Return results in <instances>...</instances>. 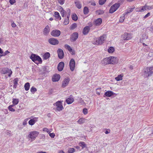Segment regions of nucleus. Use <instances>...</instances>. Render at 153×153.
<instances>
[{
  "instance_id": "nucleus-49",
  "label": "nucleus",
  "mask_w": 153,
  "mask_h": 153,
  "mask_svg": "<svg viewBox=\"0 0 153 153\" xmlns=\"http://www.w3.org/2000/svg\"><path fill=\"white\" fill-rule=\"evenodd\" d=\"M97 13L99 15H101L104 12L102 10H99L97 11Z\"/></svg>"
},
{
  "instance_id": "nucleus-26",
  "label": "nucleus",
  "mask_w": 153,
  "mask_h": 153,
  "mask_svg": "<svg viewBox=\"0 0 153 153\" xmlns=\"http://www.w3.org/2000/svg\"><path fill=\"white\" fill-rule=\"evenodd\" d=\"M106 35H103L100 36L99 38V39H100V44H102L105 41L106 38Z\"/></svg>"
},
{
  "instance_id": "nucleus-7",
  "label": "nucleus",
  "mask_w": 153,
  "mask_h": 153,
  "mask_svg": "<svg viewBox=\"0 0 153 153\" xmlns=\"http://www.w3.org/2000/svg\"><path fill=\"white\" fill-rule=\"evenodd\" d=\"M1 73L2 74H6L8 73V76L10 77L12 73V71L8 68H5L3 69L1 71Z\"/></svg>"
},
{
  "instance_id": "nucleus-13",
  "label": "nucleus",
  "mask_w": 153,
  "mask_h": 153,
  "mask_svg": "<svg viewBox=\"0 0 153 153\" xmlns=\"http://www.w3.org/2000/svg\"><path fill=\"white\" fill-rule=\"evenodd\" d=\"M57 52L59 58L60 59H62L63 58L64 54L63 50L61 49H59Z\"/></svg>"
},
{
  "instance_id": "nucleus-17",
  "label": "nucleus",
  "mask_w": 153,
  "mask_h": 153,
  "mask_svg": "<svg viewBox=\"0 0 153 153\" xmlns=\"http://www.w3.org/2000/svg\"><path fill=\"white\" fill-rule=\"evenodd\" d=\"M70 79L68 78H65L64 80L63 81L62 83V87L64 88L67 86L70 81Z\"/></svg>"
},
{
  "instance_id": "nucleus-27",
  "label": "nucleus",
  "mask_w": 153,
  "mask_h": 153,
  "mask_svg": "<svg viewBox=\"0 0 153 153\" xmlns=\"http://www.w3.org/2000/svg\"><path fill=\"white\" fill-rule=\"evenodd\" d=\"M19 81V79L16 78L14 79L13 80V88H16L17 85L18 84V82Z\"/></svg>"
},
{
  "instance_id": "nucleus-31",
  "label": "nucleus",
  "mask_w": 153,
  "mask_h": 153,
  "mask_svg": "<svg viewBox=\"0 0 153 153\" xmlns=\"http://www.w3.org/2000/svg\"><path fill=\"white\" fill-rule=\"evenodd\" d=\"M50 54L48 52H46L43 55V58L45 59H47L50 57Z\"/></svg>"
},
{
  "instance_id": "nucleus-6",
  "label": "nucleus",
  "mask_w": 153,
  "mask_h": 153,
  "mask_svg": "<svg viewBox=\"0 0 153 153\" xmlns=\"http://www.w3.org/2000/svg\"><path fill=\"white\" fill-rule=\"evenodd\" d=\"M110 64H115L118 63V59L116 57L110 56L109 57Z\"/></svg>"
},
{
  "instance_id": "nucleus-21",
  "label": "nucleus",
  "mask_w": 153,
  "mask_h": 153,
  "mask_svg": "<svg viewBox=\"0 0 153 153\" xmlns=\"http://www.w3.org/2000/svg\"><path fill=\"white\" fill-rule=\"evenodd\" d=\"M109 60V57L105 58L102 60L101 61V63L102 64L104 65L110 64L109 63H110V62Z\"/></svg>"
},
{
  "instance_id": "nucleus-38",
  "label": "nucleus",
  "mask_w": 153,
  "mask_h": 153,
  "mask_svg": "<svg viewBox=\"0 0 153 153\" xmlns=\"http://www.w3.org/2000/svg\"><path fill=\"white\" fill-rule=\"evenodd\" d=\"M143 50L145 52H147L148 51L149 49V48L148 45L145 46H144L143 48Z\"/></svg>"
},
{
  "instance_id": "nucleus-23",
  "label": "nucleus",
  "mask_w": 153,
  "mask_h": 153,
  "mask_svg": "<svg viewBox=\"0 0 153 153\" xmlns=\"http://www.w3.org/2000/svg\"><path fill=\"white\" fill-rule=\"evenodd\" d=\"M74 3L76 7L79 8L80 9L82 7V4L80 1L78 0H75Z\"/></svg>"
},
{
  "instance_id": "nucleus-52",
  "label": "nucleus",
  "mask_w": 153,
  "mask_h": 153,
  "mask_svg": "<svg viewBox=\"0 0 153 153\" xmlns=\"http://www.w3.org/2000/svg\"><path fill=\"white\" fill-rule=\"evenodd\" d=\"M78 102L80 103L81 104H84V102L82 98H80L78 101Z\"/></svg>"
},
{
  "instance_id": "nucleus-1",
  "label": "nucleus",
  "mask_w": 153,
  "mask_h": 153,
  "mask_svg": "<svg viewBox=\"0 0 153 153\" xmlns=\"http://www.w3.org/2000/svg\"><path fill=\"white\" fill-rule=\"evenodd\" d=\"M153 74V67L144 68L143 71L142 75L144 78H148Z\"/></svg>"
},
{
  "instance_id": "nucleus-12",
  "label": "nucleus",
  "mask_w": 153,
  "mask_h": 153,
  "mask_svg": "<svg viewBox=\"0 0 153 153\" xmlns=\"http://www.w3.org/2000/svg\"><path fill=\"white\" fill-rule=\"evenodd\" d=\"M153 8V6H148L146 5L142 7L141 10H140L139 11L143 12L147 10H150Z\"/></svg>"
},
{
  "instance_id": "nucleus-47",
  "label": "nucleus",
  "mask_w": 153,
  "mask_h": 153,
  "mask_svg": "<svg viewBox=\"0 0 153 153\" xmlns=\"http://www.w3.org/2000/svg\"><path fill=\"white\" fill-rule=\"evenodd\" d=\"M125 19V16H121L120 17V19H119V21L120 22H123L124 20Z\"/></svg>"
},
{
  "instance_id": "nucleus-19",
  "label": "nucleus",
  "mask_w": 153,
  "mask_h": 153,
  "mask_svg": "<svg viewBox=\"0 0 153 153\" xmlns=\"http://www.w3.org/2000/svg\"><path fill=\"white\" fill-rule=\"evenodd\" d=\"M90 30V27H89L87 26L85 27L83 29L82 32L83 34L84 35H87L89 32Z\"/></svg>"
},
{
  "instance_id": "nucleus-3",
  "label": "nucleus",
  "mask_w": 153,
  "mask_h": 153,
  "mask_svg": "<svg viewBox=\"0 0 153 153\" xmlns=\"http://www.w3.org/2000/svg\"><path fill=\"white\" fill-rule=\"evenodd\" d=\"M39 134V132L34 131L30 132L28 135V137L29 138L31 139V141H33L35 140Z\"/></svg>"
},
{
  "instance_id": "nucleus-14",
  "label": "nucleus",
  "mask_w": 153,
  "mask_h": 153,
  "mask_svg": "<svg viewBox=\"0 0 153 153\" xmlns=\"http://www.w3.org/2000/svg\"><path fill=\"white\" fill-rule=\"evenodd\" d=\"M78 36V33L77 32L74 33L71 35V41H75Z\"/></svg>"
},
{
  "instance_id": "nucleus-29",
  "label": "nucleus",
  "mask_w": 153,
  "mask_h": 153,
  "mask_svg": "<svg viewBox=\"0 0 153 153\" xmlns=\"http://www.w3.org/2000/svg\"><path fill=\"white\" fill-rule=\"evenodd\" d=\"M100 39L98 38H96L94 39L93 41V44L95 45L101 44L100 42Z\"/></svg>"
},
{
  "instance_id": "nucleus-11",
  "label": "nucleus",
  "mask_w": 153,
  "mask_h": 153,
  "mask_svg": "<svg viewBox=\"0 0 153 153\" xmlns=\"http://www.w3.org/2000/svg\"><path fill=\"white\" fill-rule=\"evenodd\" d=\"M48 42L50 44L52 45H56L59 43V41L57 39L53 38L49 39Z\"/></svg>"
},
{
  "instance_id": "nucleus-35",
  "label": "nucleus",
  "mask_w": 153,
  "mask_h": 153,
  "mask_svg": "<svg viewBox=\"0 0 153 153\" xmlns=\"http://www.w3.org/2000/svg\"><path fill=\"white\" fill-rule=\"evenodd\" d=\"M123 76L121 75H119L115 78V79L117 81H119L122 79Z\"/></svg>"
},
{
  "instance_id": "nucleus-20",
  "label": "nucleus",
  "mask_w": 153,
  "mask_h": 153,
  "mask_svg": "<svg viewBox=\"0 0 153 153\" xmlns=\"http://www.w3.org/2000/svg\"><path fill=\"white\" fill-rule=\"evenodd\" d=\"M114 94V93L111 91H108L106 92L104 95V97H105V95L108 97H110L111 96L113 95Z\"/></svg>"
},
{
  "instance_id": "nucleus-58",
  "label": "nucleus",
  "mask_w": 153,
  "mask_h": 153,
  "mask_svg": "<svg viewBox=\"0 0 153 153\" xmlns=\"http://www.w3.org/2000/svg\"><path fill=\"white\" fill-rule=\"evenodd\" d=\"M131 13V12H129V10H126L125 12L124 13V16L126 15H127L128 13Z\"/></svg>"
},
{
  "instance_id": "nucleus-15",
  "label": "nucleus",
  "mask_w": 153,
  "mask_h": 153,
  "mask_svg": "<svg viewBox=\"0 0 153 153\" xmlns=\"http://www.w3.org/2000/svg\"><path fill=\"white\" fill-rule=\"evenodd\" d=\"M60 76L59 74H55L52 78V80L53 82L58 81L60 78Z\"/></svg>"
},
{
  "instance_id": "nucleus-34",
  "label": "nucleus",
  "mask_w": 153,
  "mask_h": 153,
  "mask_svg": "<svg viewBox=\"0 0 153 153\" xmlns=\"http://www.w3.org/2000/svg\"><path fill=\"white\" fill-rule=\"evenodd\" d=\"M89 10L88 8L87 7H85L83 9V12L84 14L86 15L88 14L89 13Z\"/></svg>"
},
{
  "instance_id": "nucleus-57",
  "label": "nucleus",
  "mask_w": 153,
  "mask_h": 153,
  "mask_svg": "<svg viewBox=\"0 0 153 153\" xmlns=\"http://www.w3.org/2000/svg\"><path fill=\"white\" fill-rule=\"evenodd\" d=\"M49 136L51 138H54L55 136V134L54 133H51L49 134Z\"/></svg>"
},
{
  "instance_id": "nucleus-51",
  "label": "nucleus",
  "mask_w": 153,
  "mask_h": 153,
  "mask_svg": "<svg viewBox=\"0 0 153 153\" xmlns=\"http://www.w3.org/2000/svg\"><path fill=\"white\" fill-rule=\"evenodd\" d=\"M70 10L69 9H68L67 10V12L68 13V16H67V18H66L67 19H69V17L70 16Z\"/></svg>"
},
{
  "instance_id": "nucleus-53",
  "label": "nucleus",
  "mask_w": 153,
  "mask_h": 153,
  "mask_svg": "<svg viewBox=\"0 0 153 153\" xmlns=\"http://www.w3.org/2000/svg\"><path fill=\"white\" fill-rule=\"evenodd\" d=\"M65 0H58V2L61 5L63 4L65 2Z\"/></svg>"
},
{
  "instance_id": "nucleus-32",
  "label": "nucleus",
  "mask_w": 153,
  "mask_h": 153,
  "mask_svg": "<svg viewBox=\"0 0 153 153\" xmlns=\"http://www.w3.org/2000/svg\"><path fill=\"white\" fill-rule=\"evenodd\" d=\"M79 145L80 146L82 147V149H83L87 146V145L83 142H81L79 143Z\"/></svg>"
},
{
  "instance_id": "nucleus-9",
  "label": "nucleus",
  "mask_w": 153,
  "mask_h": 153,
  "mask_svg": "<svg viewBox=\"0 0 153 153\" xmlns=\"http://www.w3.org/2000/svg\"><path fill=\"white\" fill-rule=\"evenodd\" d=\"M75 63L74 59H71L69 63V66L70 70L73 71L75 68Z\"/></svg>"
},
{
  "instance_id": "nucleus-16",
  "label": "nucleus",
  "mask_w": 153,
  "mask_h": 153,
  "mask_svg": "<svg viewBox=\"0 0 153 153\" xmlns=\"http://www.w3.org/2000/svg\"><path fill=\"white\" fill-rule=\"evenodd\" d=\"M50 31V28L48 25L46 26L43 31V34L45 36H47L49 33Z\"/></svg>"
},
{
  "instance_id": "nucleus-60",
  "label": "nucleus",
  "mask_w": 153,
  "mask_h": 153,
  "mask_svg": "<svg viewBox=\"0 0 153 153\" xmlns=\"http://www.w3.org/2000/svg\"><path fill=\"white\" fill-rule=\"evenodd\" d=\"M110 129H107L105 131V134H108L110 133Z\"/></svg>"
},
{
  "instance_id": "nucleus-46",
  "label": "nucleus",
  "mask_w": 153,
  "mask_h": 153,
  "mask_svg": "<svg viewBox=\"0 0 153 153\" xmlns=\"http://www.w3.org/2000/svg\"><path fill=\"white\" fill-rule=\"evenodd\" d=\"M83 113L85 115L87 114L88 113V109L86 108H84L83 109Z\"/></svg>"
},
{
  "instance_id": "nucleus-48",
  "label": "nucleus",
  "mask_w": 153,
  "mask_h": 153,
  "mask_svg": "<svg viewBox=\"0 0 153 153\" xmlns=\"http://www.w3.org/2000/svg\"><path fill=\"white\" fill-rule=\"evenodd\" d=\"M62 10H61L60 13L62 17H64V16L65 13V11L62 8Z\"/></svg>"
},
{
  "instance_id": "nucleus-10",
  "label": "nucleus",
  "mask_w": 153,
  "mask_h": 153,
  "mask_svg": "<svg viewBox=\"0 0 153 153\" xmlns=\"http://www.w3.org/2000/svg\"><path fill=\"white\" fill-rule=\"evenodd\" d=\"M60 31L58 30H53L51 33V35L54 37L59 36L60 34Z\"/></svg>"
},
{
  "instance_id": "nucleus-37",
  "label": "nucleus",
  "mask_w": 153,
  "mask_h": 153,
  "mask_svg": "<svg viewBox=\"0 0 153 153\" xmlns=\"http://www.w3.org/2000/svg\"><path fill=\"white\" fill-rule=\"evenodd\" d=\"M72 18L73 20L76 21L78 19V17L76 14H73L72 16Z\"/></svg>"
},
{
  "instance_id": "nucleus-2",
  "label": "nucleus",
  "mask_w": 153,
  "mask_h": 153,
  "mask_svg": "<svg viewBox=\"0 0 153 153\" xmlns=\"http://www.w3.org/2000/svg\"><path fill=\"white\" fill-rule=\"evenodd\" d=\"M30 58L36 64L41 63L42 62L41 58L36 54L32 53L30 56Z\"/></svg>"
},
{
  "instance_id": "nucleus-39",
  "label": "nucleus",
  "mask_w": 153,
  "mask_h": 153,
  "mask_svg": "<svg viewBox=\"0 0 153 153\" xmlns=\"http://www.w3.org/2000/svg\"><path fill=\"white\" fill-rule=\"evenodd\" d=\"M114 48L113 47H110L108 50V51L109 53H112L114 51Z\"/></svg>"
},
{
  "instance_id": "nucleus-44",
  "label": "nucleus",
  "mask_w": 153,
  "mask_h": 153,
  "mask_svg": "<svg viewBox=\"0 0 153 153\" xmlns=\"http://www.w3.org/2000/svg\"><path fill=\"white\" fill-rule=\"evenodd\" d=\"M30 91L33 93L34 94L37 91L36 89L33 87H32L30 88Z\"/></svg>"
},
{
  "instance_id": "nucleus-59",
  "label": "nucleus",
  "mask_w": 153,
  "mask_h": 153,
  "mask_svg": "<svg viewBox=\"0 0 153 153\" xmlns=\"http://www.w3.org/2000/svg\"><path fill=\"white\" fill-rule=\"evenodd\" d=\"M150 15V13H148L144 17V18L145 19L149 17Z\"/></svg>"
},
{
  "instance_id": "nucleus-50",
  "label": "nucleus",
  "mask_w": 153,
  "mask_h": 153,
  "mask_svg": "<svg viewBox=\"0 0 153 153\" xmlns=\"http://www.w3.org/2000/svg\"><path fill=\"white\" fill-rule=\"evenodd\" d=\"M8 109L11 111H15V109L12 107V106H9L8 107Z\"/></svg>"
},
{
  "instance_id": "nucleus-22",
  "label": "nucleus",
  "mask_w": 153,
  "mask_h": 153,
  "mask_svg": "<svg viewBox=\"0 0 153 153\" xmlns=\"http://www.w3.org/2000/svg\"><path fill=\"white\" fill-rule=\"evenodd\" d=\"M37 118H34L31 119L29 121L28 123L30 125H33L37 121Z\"/></svg>"
},
{
  "instance_id": "nucleus-61",
  "label": "nucleus",
  "mask_w": 153,
  "mask_h": 153,
  "mask_svg": "<svg viewBox=\"0 0 153 153\" xmlns=\"http://www.w3.org/2000/svg\"><path fill=\"white\" fill-rule=\"evenodd\" d=\"M48 129L46 128H45L43 129V131L46 132H48Z\"/></svg>"
},
{
  "instance_id": "nucleus-41",
  "label": "nucleus",
  "mask_w": 153,
  "mask_h": 153,
  "mask_svg": "<svg viewBox=\"0 0 153 153\" xmlns=\"http://www.w3.org/2000/svg\"><path fill=\"white\" fill-rule=\"evenodd\" d=\"M77 27V25L76 23H74L71 25V29L73 30L75 29Z\"/></svg>"
},
{
  "instance_id": "nucleus-63",
  "label": "nucleus",
  "mask_w": 153,
  "mask_h": 153,
  "mask_svg": "<svg viewBox=\"0 0 153 153\" xmlns=\"http://www.w3.org/2000/svg\"><path fill=\"white\" fill-rule=\"evenodd\" d=\"M65 48H66L67 49L69 48L70 47L67 44L65 45Z\"/></svg>"
},
{
  "instance_id": "nucleus-43",
  "label": "nucleus",
  "mask_w": 153,
  "mask_h": 153,
  "mask_svg": "<svg viewBox=\"0 0 153 153\" xmlns=\"http://www.w3.org/2000/svg\"><path fill=\"white\" fill-rule=\"evenodd\" d=\"M75 151V149L73 148H70L68 149V153H73Z\"/></svg>"
},
{
  "instance_id": "nucleus-24",
  "label": "nucleus",
  "mask_w": 153,
  "mask_h": 153,
  "mask_svg": "<svg viewBox=\"0 0 153 153\" xmlns=\"http://www.w3.org/2000/svg\"><path fill=\"white\" fill-rule=\"evenodd\" d=\"M102 22V20L101 19L98 18L95 21L94 24L96 26H99L101 24Z\"/></svg>"
},
{
  "instance_id": "nucleus-30",
  "label": "nucleus",
  "mask_w": 153,
  "mask_h": 153,
  "mask_svg": "<svg viewBox=\"0 0 153 153\" xmlns=\"http://www.w3.org/2000/svg\"><path fill=\"white\" fill-rule=\"evenodd\" d=\"M54 16L56 18L59 20H61V18L60 16L59 13L57 12H55L54 13Z\"/></svg>"
},
{
  "instance_id": "nucleus-42",
  "label": "nucleus",
  "mask_w": 153,
  "mask_h": 153,
  "mask_svg": "<svg viewBox=\"0 0 153 153\" xmlns=\"http://www.w3.org/2000/svg\"><path fill=\"white\" fill-rule=\"evenodd\" d=\"M19 100L17 99H13V105H15L18 104L19 102Z\"/></svg>"
},
{
  "instance_id": "nucleus-33",
  "label": "nucleus",
  "mask_w": 153,
  "mask_h": 153,
  "mask_svg": "<svg viewBox=\"0 0 153 153\" xmlns=\"http://www.w3.org/2000/svg\"><path fill=\"white\" fill-rule=\"evenodd\" d=\"M24 87L25 90L26 91L28 90L30 87L29 83V82L26 83Z\"/></svg>"
},
{
  "instance_id": "nucleus-64",
  "label": "nucleus",
  "mask_w": 153,
  "mask_h": 153,
  "mask_svg": "<svg viewBox=\"0 0 153 153\" xmlns=\"http://www.w3.org/2000/svg\"><path fill=\"white\" fill-rule=\"evenodd\" d=\"M37 153H46V152H42V151H39L37 152Z\"/></svg>"
},
{
  "instance_id": "nucleus-5",
  "label": "nucleus",
  "mask_w": 153,
  "mask_h": 153,
  "mask_svg": "<svg viewBox=\"0 0 153 153\" xmlns=\"http://www.w3.org/2000/svg\"><path fill=\"white\" fill-rule=\"evenodd\" d=\"M54 106L56 107L58 111H60L63 109V107L61 101H58L54 104Z\"/></svg>"
},
{
  "instance_id": "nucleus-25",
  "label": "nucleus",
  "mask_w": 153,
  "mask_h": 153,
  "mask_svg": "<svg viewBox=\"0 0 153 153\" xmlns=\"http://www.w3.org/2000/svg\"><path fill=\"white\" fill-rule=\"evenodd\" d=\"M74 98L71 97L67 98L66 100V102L68 104L72 103L74 102Z\"/></svg>"
},
{
  "instance_id": "nucleus-18",
  "label": "nucleus",
  "mask_w": 153,
  "mask_h": 153,
  "mask_svg": "<svg viewBox=\"0 0 153 153\" xmlns=\"http://www.w3.org/2000/svg\"><path fill=\"white\" fill-rule=\"evenodd\" d=\"M64 66V62H60L58 65L57 68L58 70L61 71L62 70Z\"/></svg>"
},
{
  "instance_id": "nucleus-62",
  "label": "nucleus",
  "mask_w": 153,
  "mask_h": 153,
  "mask_svg": "<svg viewBox=\"0 0 153 153\" xmlns=\"http://www.w3.org/2000/svg\"><path fill=\"white\" fill-rule=\"evenodd\" d=\"M134 9V8L131 7L129 9V12H131L133 11V9Z\"/></svg>"
},
{
  "instance_id": "nucleus-55",
  "label": "nucleus",
  "mask_w": 153,
  "mask_h": 153,
  "mask_svg": "<svg viewBox=\"0 0 153 153\" xmlns=\"http://www.w3.org/2000/svg\"><path fill=\"white\" fill-rule=\"evenodd\" d=\"M10 52L9 51H8L7 50L4 53H3L2 55H3V56H5L7 55Z\"/></svg>"
},
{
  "instance_id": "nucleus-45",
  "label": "nucleus",
  "mask_w": 153,
  "mask_h": 153,
  "mask_svg": "<svg viewBox=\"0 0 153 153\" xmlns=\"http://www.w3.org/2000/svg\"><path fill=\"white\" fill-rule=\"evenodd\" d=\"M106 1V0H99V4L100 5H102L105 3Z\"/></svg>"
},
{
  "instance_id": "nucleus-40",
  "label": "nucleus",
  "mask_w": 153,
  "mask_h": 153,
  "mask_svg": "<svg viewBox=\"0 0 153 153\" xmlns=\"http://www.w3.org/2000/svg\"><path fill=\"white\" fill-rule=\"evenodd\" d=\"M69 19L65 18V19L63 24L65 25H66L69 24Z\"/></svg>"
},
{
  "instance_id": "nucleus-4",
  "label": "nucleus",
  "mask_w": 153,
  "mask_h": 153,
  "mask_svg": "<svg viewBox=\"0 0 153 153\" xmlns=\"http://www.w3.org/2000/svg\"><path fill=\"white\" fill-rule=\"evenodd\" d=\"M120 6V4L118 3L115 4L111 7L109 10V13H113L117 10Z\"/></svg>"
},
{
  "instance_id": "nucleus-36",
  "label": "nucleus",
  "mask_w": 153,
  "mask_h": 153,
  "mask_svg": "<svg viewBox=\"0 0 153 153\" xmlns=\"http://www.w3.org/2000/svg\"><path fill=\"white\" fill-rule=\"evenodd\" d=\"M85 119L84 118H81L79 119L78 121V122L80 124H82L85 122Z\"/></svg>"
},
{
  "instance_id": "nucleus-28",
  "label": "nucleus",
  "mask_w": 153,
  "mask_h": 153,
  "mask_svg": "<svg viewBox=\"0 0 153 153\" xmlns=\"http://www.w3.org/2000/svg\"><path fill=\"white\" fill-rule=\"evenodd\" d=\"M148 38V36L146 35V33H144L142 35V38L140 40V42L141 43H142L144 42V40H145L147 39Z\"/></svg>"
},
{
  "instance_id": "nucleus-56",
  "label": "nucleus",
  "mask_w": 153,
  "mask_h": 153,
  "mask_svg": "<svg viewBox=\"0 0 153 153\" xmlns=\"http://www.w3.org/2000/svg\"><path fill=\"white\" fill-rule=\"evenodd\" d=\"M9 2L11 4H13L16 2V1L15 0H10Z\"/></svg>"
},
{
  "instance_id": "nucleus-54",
  "label": "nucleus",
  "mask_w": 153,
  "mask_h": 153,
  "mask_svg": "<svg viewBox=\"0 0 153 153\" xmlns=\"http://www.w3.org/2000/svg\"><path fill=\"white\" fill-rule=\"evenodd\" d=\"M28 120V119H26L24 120V121L23 123V125L24 126L26 125L27 123V121Z\"/></svg>"
},
{
  "instance_id": "nucleus-8",
  "label": "nucleus",
  "mask_w": 153,
  "mask_h": 153,
  "mask_svg": "<svg viewBox=\"0 0 153 153\" xmlns=\"http://www.w3.org/2000/svg\"><path fill=\"white\" fill-rule=\"evenodd\" d=\"M122 38L124 40H128L131 39L132 37L131 34L128 33H125L122 36Z\"/></svg>"
}]
</instances>
